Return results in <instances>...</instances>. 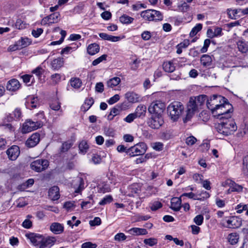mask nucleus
Returning a JSON list of instances; mask_svg holds the SVG:
<instances>
[{
    "label": "nucleus",
    "instance_id": "6e6552de",
    "mask_svg": "<svg viewBox=\"0 0 248 248\" xmlns=\"http://www.w3.org/2000/svg\"><path fill=\"white\" fill-rule=\"evenodd\" d=\"M227 223L226 227L229 228H238L242 224V220L238 217H230L225 219Z\"/></svg>",
    "mask_w": 248,
    "mask_h": 248
},
{
    "label": "nucleus",
    "instance_id": "cd10ccee",
    "mask_svg": "<svg viewBox=\"0 0 248 248\" xmlns=\"http://www.w3.org/2000/svg\"><path fill=\"white\" fill-rule=\"evenodd\" d=\"M228 15L229 17L232 19H236L237 17L241 16V9H237L234 10L228 9Z\"/></svg>",
    "mask_w": 248,
    "mask_h": 248
},
{
    "label": "nucleus",
    "instance_id": "a19ab883",
    "mask_svg": "<svg viewBox=\"0 0 248 248\" xmlns=\"http://www.w3.org/2000/svg\"><path fill=\"white\" fill-rule=\"evenodd\" d=\"M243 172L245 175L248 176V155L243 158Z\"/></svg>",
    "mask_w": 248,
    "mask_h": 248
},
{
    "label": "nucleus",
    "instance_id": "8fccbe9b",
    "mask_svg": "<svg viewBox=\"0 0 248 248\" xmlns=\"http://www.w3.org/2000/svg\"><path fill=\"white\" fill-rule=\"evenodd\" d=\"M144 243L150 247L154 246L157 243V240L154 238H150L148 239H145L143 241Z\"/></svg>",
    "mask_w": 248,
    "mask_h": 248
},
{
    "label": "nucleus",
    "instance_id": "c9c22d12",
    "mask_svg": "<svg viewBox=\"0 0 248 248\" xmlns=\"http://www.w3.org/2000/svg\"><path fill=\"white\" fill-rule=\"evenodd\" d=\"M71 86L75 89H78L81 87L82 82L78 78H72L70 80Z\"/></svg>",
    "mask_w": 248,
    "mask_h": 248
},
{
    "label": "nucleus",
    "instance_id": "2eb2a0df",
    "mask_svg": "<svg viewBox=\"0 0 248 248\" xmlns=\"http://www.w3.org/2000/svg\"><path fill=\"white\" fill-rule=\"evenodd\" d=\"M26 237L29 239L33 245H38L42 241L41 235L34 233H30L25 234Z\"/></svg>",
    "mask_w": 248,
    "mask_h": 248
},
{
    "label": "nucleus",
    "instance_id": "49530a36",
    "mask_svg": "<svg viewBox=\"0 0 248 248\" xmlns=\"http://www.w3.org/2000/svg\"><path fill=\"white\" fill-rule=\"evenodd\" d=\"M44 72L45 70L42 67L38 66L32 70V73L35 74L39 78L41 77Z\"/></svg>",
    "mask_w": 248,
    "mask_h": 248
},
{
    "label": "nucleus",
    "instance_id": "338daca9",
    "mask_svg": "<svg viewBox=\"0 0 248 248\" xmlns=\"http://www.w3.org/2000/svg\"><path fill=\"white\" fill-rule=\"evenodd\" d=\"M97 245L91 242H87L82 244L81 248H96Z\"/></svg>",
    "mask_w": 248,
    "mask_h": 248
},
{
    "label": "nucleus",
    "instance_id": "13d9d810",
    "mask_svg": "<svg viewBox=\"0 0 248 248\" xmlns=\"http://www.w3.org/2000/svg\"><path fill=\"white\" fill-rule=\"evenodd\" d=\"M15 27L19 30L23 29L26 28V24L21 19H18L15 23Z\"/></svg>",
    "mask_w": 248,
    "mask_h": 248
},
{
    "label": "nucleus",
    "instance_id": "5fc2aeb1",
    "mask_svg": "<svg viewBox=\"0 0 248 248\" xmlns=\"http://www.w3.org/2000/svg\"><path fill=\"white\" fill-rule=\"evenodd\" d=\"M107 57V55L106 54H104L102 55L101 56L94 60L92 62V65L93 66L97 65L102 61L106 60Z\"/></svg>",
    "mask_w": 248,
    "mask_h": 248
},
{
    "label": "nucleus",
    "instance_id": "bb28decb",
    "mask_svg": "<svg viewBox=\"0 0 248 248\" xmlns=\"http://www.w3.org/2000/svg\"><path fill=\"white\" fill-rule=\"evenodd\" d=\"M163 68L165 71L169 73H171L175 69L173 63L170 61L164 62L163 64Z\"/></svg>",
    "mask_w": 248,
    "mask_h": 248
},
{
    "label": "nucleus",
    "instance_id": "09e8293b",
    "mask_svg": "<svg viewBox=\"0 0 248 248\" xmlns=\"http://www.w3.org/2000/svg\"><path fill=\"white\" fill-rule=\"evenodd\" d=\"M113 201V198L111 195H107L105 197L99 202V204L101 205H104L105 204L110 203Z\"/></svg>",
    "mask_w": 248,
    "mask_h": 248
},
{
    "label": "nucleus",
    "instance_id": "473e14b6",
    "mask_svg": "<svg viewBox=\"0 0 248 248\" xmlns=\"http://www.w3.org/2000/svg\"><path fill=\"white\" fill-rule=\"evenodd\" d=\"M134 20V18L125 14L122 15L120 17V21L123 24H128L131 23Z\"/></svg>",
    "mask_w": 248,
    "mask_h": 248
},
{
    "label": "nucleus",
    "instance_id": "37998d69",
    "mask_svg": "<svg viewBox=\"0 0 248 248\" xmlns=\"http://www.w3.org/2000/svg\"><path fill=\"white\" fill-rule=\"evenodd\" d=\"M94 103V100L92 97L87 98L85 100L84 104L81 108H90Z\"/></svg>",
    "mask_w": 248,
    "mask_h": 248
},
{
    "label": "nucleus",
    "instance_id": "7c9ffc66",
    "mask_svg": "<svg viewBox=\"0 0 248 248\" xmlns=\"http://www.w3.org/2000/svg\"><path fill=\"white\" fill-rule=\"evenodd\" d=\"M74 181L78 185V187L75 190V192L79 193L84 188V180L81 177H78Z\"/></svg>",
    "mask_w": 248,
    "mask_h": 248
},
{
    "label": "nucleus",
    "instance_id": "c85d7f7f",
    "mask_svg": "<svg viewBox=\"0 0 248 248\" xmlns=\"http://www.w3.org/2000/svg\"><path fill=\"white\" fill-rule=\"evenodd\" d=\"M239 238L238 234L237 233H231L228 235V240L231 245L236 244Z\"/></svg>",
    "mask_w": 248,
    "mask_h": 248
},
{
    "label": "nucleus",
    "instance_id": "f704fd0d",
    "mask_svg": "<svg viewBox=\"0 0 248 248\" xmlns=\"http://www.w3.org/2000/svg\"><path fill=\"white\" fill-rule=\"evenodd\" d=\"M78 148L80 153L83 154L86 153L89 149V145L87 143V141H81L80 143L79 144Z\"/></svg>",
    "mask_w": 248,
    "mask_h": 248
},
{
    "label": "nucleus",
    "instance_id": "f03ea898",
    "mask_svg": "<svg viewBox=\"0 0 248 248\" xmlns=\"http://www.w3.org/2000/svg\"><path fill=\"white\" fill-rule=\"evenodd\" d=\"M228 105L230 108H233L232 106L229 103L227 99L225 97L217 94H214L210 97L206 102L207 108H219L225 107Z\"/></svg>",
    "mask_w": 248,
    "mask_h": 248
},
{
    "label": "nucleus",
    "instance_id": "ddd939ff",
    "mask_svg": "<svg viewBox=\"0 0 248 248\" xmlns=\"http://www.w3.org/2000/svg\"><path fill=\"white\" fill-rule=\"evenodd\" d=\"M59 188L58 186H53L51 187L48 191V196L49 198L56 201L60 198Z\"/></svg>",
    "mask_w": 248,
    "mask_h": 248
},
{
    "label": "nucleus",
    "instance_id": "4be33fe9",
    "mask_svg": "<svg viewBox=\"0 0 248 248\" xmlns=\"http://www.w3.org/2000/svg\"><path fill=\"white\" fill-rule=\"evenodd\" d=\"M99 36L103 40L110 41L112 42L119 41L121 39L120 36L110 35L106 33H100Z\"/></svg>",
    "mask_w": 248,
    "mask_h": 248
},
{
    "label": "nucleus",
    "instance_id": "052dcab7",
    "mask_svg": "<svg viewBox=\"0 0 248 248\" xmlns=\"http://www.w3.org/2000/svg\"><path fill=\"white\" fill-rule=\"evenodd\" d=\"M203 221V217L202 215H198L196 216L195 218H194V222L197 225H201Z\"/></svg>",
    "mask_w": 248,
    "mask_h": 248
},
{
    "label": "nucleus",
    "instance_id": "f8f14e48",
    "mask_svg": "<svg viewBox=\"0 0 248 248\" xmlns=\"http://www.w3.org/2000/svg\"><path fill=\"white\" fill-rule=\"evenodd\" d=\"M181 196L179 197H173L171 200L170 208L174 211H179L181 208L182 204Z\"/></svg>",
    "mask_w": 248,
    "mask_h": 248
},
{
    "label": "nucleus",
    "instance_id": "a211bd4d",
    "mask_svg": "<svg viewBox=\"0 0 248 248\" xmlns=\"http://www.w3.org/2000/svg\"><path fill=\"white\" fill-rule=\"evenodd\" d=\"M87 50L89 55H94L99 51L100 46L96 43H93L88 46Z\"/></svg>",
    "mask_w": 248,
    "mask_h": 248
},
{
    "label": "nucleus",
    "instance_id": "393cba45",
    "mask_svg": "<svg viewBox=\"0 0 248 248\" xmlns=\"http://www.w3.org/2000/svg\"><path fill=\"white\" fill-rule=\"evenodd\" d=\"M140 16L145 20H147L148 21L154 20V18H153V16H154V14L153 13V10L148 9V10L142 11L140 13Z\"/></svg>",
    "mask_w": 248,
    "mask_h": 248
},
{
    "label": "nucleus",
    "instance_id": "dca6fc26",
    "mask_svg": "<svg viewBox=\"0 0 248 248\" xmlns=\"http://www.w3.org/2000/svg\"><path fill=\"white\" fill-rule=\"evenodd\" d=\"M184 109H167L168 113L173 122L178 120Z\"/></svg>",
    "mask_w": 248,
    "mask_h": 248
},
{
    "label": "nucleus",
    "instance_id": "4d7b16f0",
    "mask_svg": "<svg viewBox=\"0 0 248 248\" xmlns=\"http://www.w3.org/2000/svg\"><path fill=\"white\" fill-rule=\"evenodd\" d=\"M162 207V204L161 202L158 201H155L152 204L150 208L152 211H156Z\"/></svg>",
    "mask_w": 248,
    "mask_h": 248
},
{
    "label": "nucleus",
    "instance_id": "864d4df0",
    "mask_svg": "<svg viewBox=\"0 0 248 248\" xmlns=\"http://www.w3.org/2000/svg\"><path fill=\"white\" fill-rule=\"evenodd\" d=\"M73 144L70 142H65L62 143L61 147V152H67L72 146Z\"/></svg>",
    "mask_w": 248,
    "mask_h": 248
},
{
    "label": "nucleus",
    "instance_id": "6e6d98bb",
    "mask_svg": "<svg viewBox=\"0 0 248 248\" xmlns=\"http://www.w3.org/2000/svg\"><path fill=\"white\" fill-rule=\"evenodd\" d=\"M153 13L154 14V16H153V17L154 18V20H162L163 16L159 11L153 10Z\"/></svg>",
    "mask_w": 248,
    "mask_h": 248
},
{
    "label": "nucleus",
    "instance_id": "5701e85b",
    "mask_svg": "<svg viewBox=\"0 0 248 248\" xmlns=\"http://www.w3.org/2000/svg\"><path fill=\"white\" fill-rule=\"evenodd\" d=\"M63 64V59L62 58H58L53 60L51 63L52 68L54 70H58L61 68Z\"/></svg>",
    "mask_w": 248,
    "mask_h": 248
},
{
    "label": "nucleus",
    "instance_id": "ea45409f",
    "mask_svg": "<svg viewBox=\"0 0 248 248\" xmlns=\"http://www.w3.org/2000/svg\"><path fill=\"white\" fill-rule=\"evenodd\" d=\"M198 199L197 200L200 201H203L209 198L210 196L209 193L205 191H202L200 193H197Z\"/></svg>",
    "mask_w": 248,
    "mask_h": 248
},
{
    "label": "nucleus",
    "instance_id": "423d86ee",
    "mask_svg": "<svg viewBox=\"0 0 248 248\" xmlns=\"http://www.w3.org/2000/svg\"><path fill=\"white\" fill-rule=\"evenodd\" d=\"M49 163V161L46 159H37L31 163L30 168L36 172H40L47 169Z\"/></svg>",
    "mask_w": 248,
    "mask_h": 248
},
{
    "label": "nucleus",
    "instance_id": "1a4fd4ad",
    "mask_svg": "<svg viewBox=\"0 0 248 248\" xmlns=\"http://www.w3.org/2000/svg\"><path fill=\"white\" fill-rule=\"evenodd\" d=\"M146 112V109H136L134 113L128 115L124 120L127 123H130L137 118H140L145 116Z\"/></svg>",
    "mask_w": 248,
    "mask_h": 248
},
{
    "label": "nucleus",
    "instance_id": "69168bd1",
    "mask_svg": "<svg viewBox=\"0 0 248 248\" xmlns=\"http://www.w3.org/2000/svg\"><path fill=\"white\" fill-rule=\"evenodd\" d=\"M163 146L164 145L162 142H156L153 143V148L156 151H160L163 150Z\"/></svg>",
    "mask_w": 248,
    "mask_h": 248
},
{
    "label": "nucleus",
    "instance_id": "680f3d73",
    "mask_svg": "<svg viewBox=\"0 0 248 248\" xmlns=\"http://www.w3.org/2000/svg\"><path fill=\"white\" fill-rule=\"evenodd\" d=\"M126 238V236L124 233L120 232L115 235L114 239L116 241H122L125 240Z\"/></svg>",
    "mask_w": 248,
    "mask_h": 248
},
{
    "label": "nucleus",
    "instance_id": "de8ad7c7",
    "mask_svg": "<svg viewBox=\"0 0 248 248\" xmlns=\"http://www.w3.org/2000/svg\"><path fill=\"white\" fill-rule=\"evenodd\" d=\"M195 109H186V116L183 118L184 123H186L189 121L193 114H194V110Z\"/></svg>",
    "mask_w": 248,
    "mask_h": 248
},
{
    "label": "nucleus",
    "instance_id": "0e129e2a",
    "mask_svg": "<svg viewBox=\"0 0 248 248\" xmlns=\"http://www.w3.org/2000/svg\"><path fill=\"white\" fill-rule=\"evenodd\" d=\"M178 8L179 11L182 12H186L189 9V6L186 2H184L182 4L178 5Z\"/></svg>",
    "mask_w": 248,
    "mask_h": 248
},
{
    "label": "nucleus",
    "instance_id": "c756f323",
    "mask_svg": "<svg viewBox=\"0 0 248 248\" xmlns=\"http://www.w3.org/2000/svg\"><path fill=\"white\" fill-rule=\"evenodd\" d=\"M148 108H165V104L160 100L153 102Z\"/></svg>",
    "mask_w": 248,
    "mask_h": 248
},
{
    "label": "nucleus",
    "instance_id": "9d476101",
    "mask_svg": "<svg viewBox=\"0 0 248 248\" xmlns=\"http://www.w3.org/2000/svg\"><path fill=\"white\" fill-rule=\"evenodd\" d=\"M10 160H15L20 155V149L18 146L13 145L6 151Z\"/></svg>",
    "mask_w": 248,
    "mask_h": 248
},
{
    "label": "nucleus",
    "instance_id": "7ed1b4c3",
    "mask_svg": "<svg viewBox=\"0 0 248 248\" xmlns=\"http://www.w3.org/2000/svg\"><path fill=\"white\" fill-rule=\"evenodd\" d=\"M148 110L150 117L148 122L149 126L154 129L159 128L164 124L161 109Z\"/></svg>",
    "mask_w": 248,
    "mask_h": 248
},
{
    "label": "nucleus",
    "instance_id": "39448f33",
    "mask_svg": "<svg viewBox=\"0 0 248 248\" xmlns=\"http://www.w3.org/2000/svg\"><path fill=\"white\" fill-rule=\"evenodd\" d=\"M207 100H209L206 95L202 94L196 97H191L187 103V108H198L202 107Z\"/></svg>",
    "mask_w": 248,
    "mask_h": 248
},
{
    "label": "nucleus",
    "instance_id": "b1692460",
    "mask_svg": "<svg viewBox=\"0 0 248 248\" xmlns=\"http://www.w3.org/2000/svg\"><path fill=\"white\" fill-rule=\"evenodd\" d=\"M21 115L20 109H15L12 113H9L7 118L9 121L17 120L21 117Z\"/></svg>",
    "mask_w": 248,
    "mask_h": 248
},
{
    "label": "nucleus",
    "instance_id": "a878e982",
    "mask_svg": "<svg viewBox=\"0 0 248 248\" xmlns=\"http://www.w3.org/2000/svg\"><path fill=\"white\" fill-rule=\"evenodd\" d=\"M237 45L239 51L241 53H245L248 51V45L245 41L239 40L237 42Z\"/></svg>",
    "mask_w": 248,
    "mask_h": 248
},
{
    "label": "nucleus",
    "instance_id": "774afa93",
    "mask_svg": "<svg viewBox=\"0 0 248 248\" xmlns=\"http://www.w3.org/2000/svg\"><path fill=\"white\" fill-rule=\"evenodd\" d=\"M197 141V139L194 136H191L186 139V142L188 145H193Z\"/></svg>",
    "mask_w": 248,
    "mask_h": 248
},
{
    "label": "nucleus",
    "instance_id": "79ce46f5",
    "mask_svg": "<svg viewBox=\"0 0 248 248\" xmlns=\"http://www.w3.org/2000/svg\"><path fill=\"white\" fill-rule=\"evenodd\" d=\"M17 42L21 48L26 47L31 43V42L28 38H21L17 41Z\"/></svg>",
    "mask_w": 248,
    "mask_h": 248
},
{
    "label": "nucleus",
    "instance_id": "f257e3e1",
    "mask_svg": "<svg viewBox=\"0 0 248 248\" xmlns=\"http://www.w3.org/2000/svg\"><path fill=\"white\" fill-rule=\"evenodd\" d=\"M213 116L222 122L216 126L217 131L225 136H228L235 131L237 127L232 118L233 109H228L225 112L217 113V109H211Z\"/></svg>",
    "mask_w": 248,
    "mask_h": 248
},
{
    "label": "nucleus",
    "instance_id": "bf43d9fd",
    "mask_svg": "<svg viewBox=\"0 0 248 248\" xmlns=\"http://www.w3.org/2000/svg\"><path fill=\"white\" fill-rule=\"evenodd\" d=\"M182 106L183 105L180 102L174 101L169 105L167 108H181Z\"/></svg>",
    "mask_w": 248,
    "mask_h": 248
},
{
    "label": "nucleus",
    "instance_id": "a18cd8bd",
    "mask_svg": "<svg viewBox=\"0 0 248 248\" xmlns=\"http://www.w3.org/2000/svg\"><path fill=\"white\" fill-rule=\"evenodd\" d=\"M243 189V187L241 185H239L235 183L233 181H232V184L231 185V187L229 190H231V191L234 192H240L242 191Z\"/></svg>",
    "mask_w": 248,
    "mask_h": 248
},
{
    "label": "nucleus",
    "instance_id": "6ab92c4d",
    "mask_svg": "<svg viewBox=\"0 0 248 248\" xmlns=\"http://www.w3.org/2000/svg\"><path fill=\"white\" fill-rule=\"evenodd\" d=\"M125 98L129 102V103H135L139 101V95L134 92H127L125 95Z\"/></svg>",
    "mask_w": 248,
    "mask_h": 248
},
{
    "label": "nucleus",
    "instance_id": "9b49d317",
    "mask_svg": "<svg viewBox=\"0 0 248 248\" xmlns=\"http://www.w3.org/2000/svg\"><path fill=\"white\" fill-rule=\"evenodd\" d=\"M40 135L38 133H34L27 140L25 144L29 148L35 146L40 141Z\"/></svg>",
    "mask_w": 248,
    "mask_h": 248
},
{
    "label": "nucleus",
    "instance_id": "603ef678",
    "mask_svg": "<svg viewBox=\"0 0 248 248\" xmlns=\"http://www.w3.org/2000/svg\"><path fill=\"white\" fill-rule=\"evenodd\" d=\"M211 43V41L209 39H206L204 40L203 46L201 49L200 51L201 53H203L207 52L208 47Z\"/></svg>",
    "mask_w": 248,
    "mask_h": 248
},
{
    "label": "nucleus",
    "instance_id": "aec40b11",
    "mask_svg": "<svg viewBox=\"0 0 248 248\" xmlns=\"http://www.w3.org/2000/svg\"><path fill=\"white\" fill-rule=\"evenodd\" d=\"M200 60L201 64L205 67L210 66L212 65V59L209 55H202Z\"/></svg>",
    "mask_w": 248,
    "mask_h": 248
},
{
    "label": "nucleus",
    "instance_id": "e433bc0d",
    "mask_svg": "<svg viewBox=\"0 0 248 248\" xmlns=\"http://www.w3.org/2000/svg\"><path fill=\"white\" fill-rule=\"evenodd\" d=\"M235 210L238 213H241L243 211H246V214L248 216V207L247 204L240 203L236 206Z\"/></svg>",
    "mask_w": 248,
    "mask_h": 248
},
{
    "label": "nucleus",
    "instance_id": "4c0bfd02",
    "mask_svg": "<svg viewBox=\"0 0 248 248\" xmlns=\"http://www.w3.org/2000/svg\"><path fill=\"white\" fill-rule=\"evenodd\" d=\"M55 241L54 238H48L46 239L40 245V248H48L52 246Z\"/></svg>",
    "mask_w": 248,
    "mask_h": 248
},
{
    "label": "nucleus",
    "instance_id": "e2e57ef3",
    "mask_svg": "<svg viewBox=\"0 0 248 248\" xmlns=\"http://www.w3.org/2000/svg\"><path fill=\"white\" fill-rule=\"evenodd\" d=\"M187 197L190 199H192L194 200H197L198 199V195L197 194H194L193 192H189V193H184L183 194H182L181 197Z\"/></svg>",
    "mask_w": 248,
    "mask_h": 248
},
{
    "label": "nucleus",
    "instance_id": "20e7f679",
    "mask_svg": "<svg viewBox=\"0 0 248 248\" xmlns=\"http://www.w3.org/2000/svg\"><path fill=\"white\" fill-rule=\"evenodd\" d=\"M147 146L144 142H140L128 148L127 156L129 157L143 155L146 152Z\"/></svg>",
    "mask_w": 248,
    "mask_h": 248
},
{
    "label": "nucleus",
    "instance_id": "0eeeda50",
    "mask_svg": "<svg viewBox=\"0 0 248 248\" xmlns=\"http://www.w3.org/2000/svg\"><path fill=\"white\" fill-rule=\"evenodd\" d=\"M41 126L42 124L40 122H34L30 120H28L23 124L21 131L23 133H27L36 130Z\"/></svg>",
    "mask_w": 248,
    "mask_h": 248
},
{
    "label": "nucleus",
    "instance_id": "58836bf2",
    "mask_svg": "<svg viewBox=\"0 0 248 248\" xmlns=\"http://www.w3.org/2000/svg\"><path fill=\"white\" fill-rule=\"evenodd\" d=\"M23 79V82L28 85H31L32 82L34 78L32 75H24L21 77Z\"/></svg>",
    "mask_w": 248,
    "mask_h": 248
},
{
    "label": "nucleus",
    "instance_id": "4468645a",
    "mask_svg": "<svg viewBox=\"0 0 248 248\" xmlns=\"http://www.w3.org/2000/svg\"><path fill=\"white\" fill-rule=\"evenodd\" d=\"M20 87V84L19 81L16 79H12L9 80L6 85V88L8 90L11 91H16Z\"/></svg>",
    "mask_w": 248,
    "mask_h": 248
},
{
    "label": "nucleus",
    "instance_id": "72a5a7b5",
    "mask_svg": "<svg viewBox=\"0 0 248 248\" xmlns=\"http://www.w3.org/2000/svg\"><path fill=\"white\" fill-rule=\"evenodd\" d=\"M50 21L49 24L58 22L60 19V14L58 12L54 13L48 16Z\"/></svg>",
    "mask_w": 248,
    "mask_h": 248
},
{
    "label": "nucleus",
    "instance_id": "3c124183",
    "mask_svg": "<svg viewBox=\"0 0 248 248\" xmlns=\"http://www.w3.org/2000/svg\"><path fill=\"white\" fill-rule=\"evenodd\" d=\"M173 136L172 131L171 130H166L161 134L162 138L166 140L170 139Z\"/></svg>",
    "mask_w": 248,
    "mask_h": 248
},
{
    "label": "nucleus",
    "instance_id": "2f4dec72",
    "mask_svg": "<svg viewBox=\"0 0 248 248\" xmlns=\"http://www.w3.org/2000/svg\"><path fill=\"white\" fill-rule=\"evenodd\" d=\"M121 81V79L118 77H114L110 79L107 81V86L108 87L113 88L118 85Z\"/></svg>",
    "mask_w": 248,
    "mask_h": 248
},
{
    "label": "nucleus",
    "instance_id": "f3484780",
    "mask_svg": "<svg viewBox=\"0 0 248 248\" xmlns=\"http://www.w3.org/2000/svg\"><path fill=\"white\" fill-rule=\"evenodd\" d=\"M50 229L55 234H60L63 231V226L59 223L54 222L50 225Z\"/></svg>",
    "mask_w": 248,
    "mask_h": 248
},
{
    "label": "nucleus",
    "instance_id": "412c9836",
    "mask_svg": "<svg viewBox=\"0 0 248 248\" xmlns=\"http://www.w3.org/2000/svg\"><path fill=\"white\" fill-rule=\"evenodd\" d=\"M128 232L130 234L134 235H145L148 233V232L145 229L140 228H132Z\"/></svg>",
    "mask_w": 248,
    "mask_h": 248
},
{
    "label": "nucleus",
    "instance_id": "c03bdc74",
    "mask_svg": "<svg viewBox=\"0 0 248 248\" xmlns=\"http://www.w3.org/2000/svg\"><path fill=\"white\" fill-rule=\"evenodd\" d=\"M202 27V25L201 24H198L195 26L191 31L189 35L190 37L194 36L199 31H200Z\"/></svg>",
    "mask_w": 248,
    "mask_h": 248
}]
</instances>
